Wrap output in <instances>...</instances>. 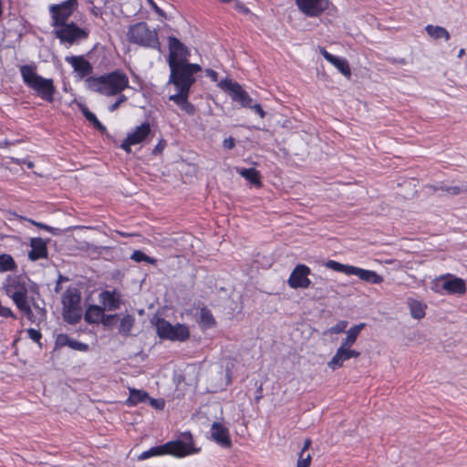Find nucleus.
Returning <instances> with one entry per match:
<instances>
[{
    "instance_id": "1",
    "label": "nucleus",
    "mask_w": 467,
    "mask_h": 467,
    "mask_svg": "<svg viewBox=\"0 0 467 467\" xmlns=\"http://www.w3.org/2000/svg\"><path fill=\"white\" fill-rule=\"evenodd\" d=\"M170 67L169 80L195 77L202 71L200 65L189 63L190 51L187 47L175 36L168 37Z\"/></svg>"
},
{
    "instance_id": "2",
    "label": "nucleus",
    "mask_w": 467,
    "mask_h": 467,
    "mask_svg": "<svg viewBox=\"0 0 467 467\" xmlns=\"http://www.w3.org/2000/svg\"><path fill=\"white\" fill-rule=\"evenodd\" d=\"M33 285L35 284L26 275H18L7 278L5 286L6 296L12 299L16 308L31 323L36 322V316L33 313L28 296Z\"/></svg>"
},
{
    "instance_id": "3",
    "label": "nucleus",
    "mask_w": 467,
    "mask_h": 467,
    "mask_svg": "<svg viewBox=\"0 0 467 467\" xmlns=\"http://www.w3.org/2000/svg\"><path fill=\"white\" fill-rule=\"evenodd\" d=\"M88 88L104 96H116L122 93L129 87V78L121 70L86 78Z\"/></svg>"
},
{
    "instance_id": "4",
    "label": "nucleus",
    "mask_w": 467,
    "mask_h": 467,
    "mask_svg": "<svg viewBox=\"0 0 467 467\" xmlns=\"http://www.w3.org/2000/svg\"><path fill=\"white\" fill-rule=\"evenodd\" d=\"M19 71L26 87L33 89L45 101L49 103L54 101L56 88L52 78H45L38 75L35 64L23 65L19 67Z\"/></svg>"
},
{
    "instance_id": "5",
    "label": "nucleus",
    "mask_w": 467,
    "mask_h": 467,
    "mask_svg": "<svg viewBox=\"0 0 467 467\" xmlns=\"http://www.w3.org/2000/svg\"><path fill=\"white\" fill-rule=\"evenodd\" d=\"M195 77L168 80L167 84H172L176 93L169 97V100L174 102L186 114L192 116L196 112L195 106L189 101L192 86L195 83Z\"/></svg>"
},
{
    "instance_id": "6",
    "label": "nucleus",
    "mask_w": 467,
    "mask_h": 467,
    "mask_svg": "<svg viewBox=\"0 0 467 467\" xmlns=\"http://www.w3.org/2000/svg\"><path fill=\"white\" fill-rule=\"evenodd\" d=\"M163 455L183 458L198 453L201 449L195 446L193 436L190 431L182 432L174 441L161 445Z\"/></svg>"
},
{
    "instance_id": "7",
    "label": "nucleus",
    "mask_w": 467,
    "mask_h": 467,
    "mask_svg": "<svg viewBox=\"0 0 467 467\" xmlns=\"http://www.w3.org/2000/svg\"><path fill=\"white\" fill-rule=\"evenodd\" d=\"M127 38L130 43L160 49L161 45L157 31L150 29L145 22H139L130 26L127 33Z\"/></svg>"
},
{
    "instance_id": "8",
    "label": "nucleus",
    "mask_w": 467,
    "mask_h": 467,
    "mask_svg": "<svg viewBox=\"0 0 467 467\" xmlns=\"http://www.w3.org/2000/svg\"><path fill=\"white\" fill-rule=\"evenodd\" d=\"M157 335L161 339L184 342L190 338V329L184 324L171 325L164 318H158L156 321Z\"/></svg>"
},
{
    "instance_id": "9",
    "label": "nucleus",
    "mask_w": 467,
    "mask_h": 467,
    "mask_svg": "<svg viewBox=\"0 0 467 467\" xmlns=\"http://www.w3.org/2000/svg\"><path fill=\"white\" fill-rule=\"evenodd\" d=\"M433 285L435 292L440 294L445 291L449 295H464L467 291L465 281L450 274L437 277Z\"/></svg>"
},
{
    "instance_id": "10",
    "label": "nucleus",
    "mask_w": 467,
    "mask_h": 467,
    "mask_svg": "<svg viewBox=\"0 0 467 467\" xmlns=\"http://www.w3.org/2000/svg\"><path fill=\"white\" fill-rule=\"evenodd\" d=\"M78 7V0H66L57 5H51L49 12L54 27L67 24V21Z\"/></svg>"
},
{
    "instance_id": "11",
    "label": "nucleus",
    "mask_w": 467,
    "mask_h": 467,
    "mask_svg": "<svg viewBox=\"0 0 467 467\" xmlns=\"http://www.w3.org/2000/svg\"><path fill=\"white\" fill-rule=\"evenodd\" d=\"M55 30L56 36L61 43H68L72 45L74 42L88 37L86 30L78 27L74 22L67 23L59 26Z\"/></svg>"
},
{
    "instance_id": "12",
    "label": "nucleus",
    "mask_w": 467,
    "mask_h": 467,
    "mask_svg": "<svg viewBox=\"0 0 467 467\" xmlns=\"http://www.w3.org/2000/svg\"><path fill=\"white\" fill-rule=\"evenodd\" d=\"M151 133V128L148 121H144L129 132L127 138L121 142L120 148L127 153L131 151V146L144 142Z\"/></svg>"
},
{
    "instance_id": "13",
    "label": "nucleus",
    "mask_w": 467,
    "mask_h": 467,
    "mask_svg": "<svg viewBox=\"0 0 467 467\" xmlns=\"http://www.w3.org/2000/svg\"><path fill=\"white\" fill-rule=\"evenodd\" d=\"M220 87L229 92L231 99L238 102L242 107H251L252 98L236 81L232 79H224L220 83Z\"/></svg>"
},
{
    "instance_id": "14",
    "label": "nucleus",
    "mask_w": 467,
    "mask_h": 467,
    "mask_svg": "<svg viewBox=\"0 0 467 467\" xmlns=\"http://www.w3.org/2000/svg\"><path fill=\"white\" fill-rule=\"evenodd\" d=\"M301 13L307 17H318L329 8L330 0H295Z\"/></svg>"
},
{
    "instance_id": "15",
    "label": "nucleus",
    "mask_w": 467,
    "mask_h": 467,
    "mask_svg": "<svg viewBox=\"0 0 467 467\" xmlns=\"http://www.w3.org/2000/svg\"><path fill=\"white\" fill-rule=\"evenodd\" d=\"M310 274L311 269L307 265H297L289 275L288 285L293 289L308 288L311 285V280L308 278Z\"/></svg>"
},
{
    "instance_id": "16",
    "label": "nucleus",
    "mask_w": 467,
    "mask_h": 467,
    "mask_svg": "<svg viewBox=\"0 0 467 467\" xmlns=\"http://www.w3.org/2000/svg\"><path fill=\"white\" fill-rule=\"evenodd\" d=\"M360 356V352L352 348H348L340 346L333 358L328 361L327 366L332 370H336L343 367L344 362L350 358H358Z\"/></svg>"
},
{
    "instance_id": "17",
    "label": "nucleus",
    "mask_w": 467,
    "mask_h": 467,
    "mask_svg": "<svg viewBox=\"0 0 467 467\" xmlns=\"http://www.w3.org/2000/svg\"><path fill=\"white\" fill-rule=\"evenodd\" d=\"M68 63L80 78H89L93 72V67L83 56L66 57Z\"/></svg>"
},
{
    "instance_id": "18",
    "label": "nucleus",
    "mask_w": 467,
    "mask_h": 467,
    "mask_svg": "<svg viewBox=\"0 0 467 467\" xmlns=\"http://www.w3.org/2000/svg\"><path fill=\"white\" fill-rule=\"evenodd\" d=\"M99 299L104 310L114 311L121 304L120 294L116 290H104L99 295Z\"/></svg>"
},
{
    "instance_id": "19",
    "label": "nucleus",
    "mask_w": 467,
    "mask_h": 467,
    "mask_svg": "<svg viewBox=\"0 0 467 467\" xmlns=\"http://www.w3.org/2000/svg\"><path fill=\"white\" fill-rule=\"evenodd\" d=\"M211 435L213 441L224 448L232 447L229 430L220 422H213L211 428Z\"/></svg>"
},
{
    "instance_id": "20",
    "label": "nucleus",
    "mask_w": 467,
    "mask_h": 467,
    "mask_svg": "<svg viewBox=\"0 0 467 467\" xmlns=\"http://www.w3.org/2000/svg\"><path fill=\"white\" fill-rule=\"evenodd\" d=\"M31 250L28 253V258L31 261L46 259L48 255L47 242L40 237L32 238L30 241Z\"/></svg>"
},
{
    "instance_id": "21",
    "label": "nucleus",
    "mask_w": 467,
    "mask_h": 467,
    "mask_svg": "<svg viewBox=\"0 0 467 467\" xmlns=\"http://www.w3.org/2000/svg\"><path fill=\"white\" fill-rule=\"evenodd\" d=\"M323 57L329 63H331L342 75L349 78L351 76V69L347 59L337 57L325 48L321 50Z\"/></svg>"
},
{
    "instance_id": "22",
    "label": "nucleus",
    "mask_w": 467,
    "mask_h": 467,
    "mask_svg": "<svg viewBox=\"0 0 467 467\" xmlns=\"http://www.w3.org/2000/svg\"><path fill=\"white\" fill-rule=\"evenodd\" d=\"M352 275H357L360 280L371 285H379L384 280L377 272L358 266H354Z\"/></svg>"
},
{
    "instance_id": "23",
    "label": "nucleus",
    "mask_w": 467,
    "mask_h": 467,
    "mask_svg": "<svg viewBox=\"0 0 467 467\" xmlns=\"http://www.w3.org/2000/svg\"><path fill=\"white\" fill-rule=\"evenodd\" d=\"M197 322L202 330L214 327L217 324L212 311L207 306L200 308V316Z\"/></svg>"
},
{
    "instance_id": "24",
    "label": "nucleus",
    "mask_w": 467,
    "mask_h": 467,
    "mask_svg": "<svg viewBox=\"0 0 467 467\" xmlns=\"http://www.w3.org/2000/svg\"><path fill=\"white\" fill-rule=\"evenodd\" d=\"M104 308L101 306L91 305L85 312V320L88 324H98L105 317Z\"/></svg>"
},
{
    "instance_id": "25",
    "label": "nucleus",
    "mask_w": 467,
    "mask_h": 467,
    "mask_svg": "<svg viewBox=\"0 0 467 467\" xmlns=\"http://www.w3.org/2000/svg\"><path fill=\"white\" fill-rule=\"evenodd\" d=\"M366 327L365 323H359L358 325H355L351 327L347 331V337L342 341L341 345L344 348H351V347L355 344L357 341V338L358 335L360 334L361 330Z\"/></svg>"
},
{
    "instance_id": "26",
    "label": "nucleus",
    "mask_w": 467,
    "mask_h": 467,
    "mask_svg": "<svg viewBox=\"0 0 467 467\" xmlns=\"http://www.w3.org/2000/svg\"><path fill=\"white\" fill-rule=\"evenodd\" d=\"M237 172L257 188L262 186L260 172L254 168H241Z\"/></svg>"
},
{
    "instance_id": "27",
    "label": "nucleus",
    "mask_w": 467,
    "mask_h": 467,
    "mask_svg": "<svg viewBox=\"0 0 467 467\" xmlns=\"http://www.w3.org/2000/svg\"><path fill=\"white\" fill-rule=\"evenodd\" d=\"M80 294L76 289H67L62 298L63 307L80 306Z\"/></svg>"
},
{
    "instance_id": "28",
    "label": "nucleus",
    "mask_w": 467,
    "mask_h": 467,
    "mask_svg": "<svg viewBox=\"0 0 467 467\" xmlns=\"http://www.w3.org/2000/svg\"><path fill=\"white\" fill-rule=\"evenodd\" d=\"M82 317V309L80 306L63 307V318L68 324H77Z\"/></svg>"
},
{
    "instance_id": "29",
    "label": "nucleus",
    "mask_w": 467,
    "mask_h": 467,
    "mask_svg": "<svg viewBox=\"0 0 467 467\" xmlns=\"http://www.w3.org/2000/svg\"><path fill=\"white\" fill-rule=\"evenodd\" d=\"M149 399V394L140 389H130V396L126 400L128 406H136L140 402H145Z\"/></svg>"
},
{
    "instance_id": "30",
    "label": "nucleus",
    "mask_w": 467,
    "mask_h": 467,
    "mask_svg": "<svg viewBox=\"0 0 467 467\" xmlns=\"http://www.w3.org/2000/svg\"><path fill=\"white\" fill-rule=\"evenodd\" d=\"M425 30L427 34L433 39L444 38L446 41H448L451 37L447 29L442 26L428 25L425 27Z\"/></svg>"
},
{
    "instance_id": "31",
    "label": "nucleus",
    "mask_w": 467,
    "mask_h": 467,
    "mask_svg": "<svg viewBox=\"0 0 467 467\" xmlns=\"http://www.w3.org/2000/svg\"><path fill=\"white\" fill-rule=\"evenodd\" d=\"M326 267L334 270L336 272L343 273L347 275H352L354 265H344L335 260H328L326 263Z\"/></svg>"
},
{
    "instance_id": "32",
    "label": "nucleus",
    "mask_w": 467,
    "mask_h": 467,
    "mask_svg": "<svg viewBox=\"0 0 467 467\" xmlns=\"http://www.w3.org/2000/svg\"><path fill=\"white\" fill-rule=\"evenodd\" d=\"M134 323L135 318L131 315H126L120 320L119 326V333L123 337L129 336L131 331V328L134 326Z\"/></svg>"
},
{
    "instance_id": "33",
    "label": "nucleus",
    "mask_w": 467,
    "mask_h": 467,
    "mask_svg": "<svg viewBox=\"0 0 467 467\" xmlns=\"http://www.w3.org/2000/svg\"><path fill=\"white\" fill-rule=\"evenodd\" d=\"M16 269V264L10 254H0V272L15 271Z\"/></svg>"
},
{
    "instance_id": "34",
    "label": "nucleus",
    "mask_w": 467,
    "mask_h": 467,
    "mask_svg": "<svg viewBox=\"0 0 467 467\" xmlns=\"http://www.w3.org/2000/svg\"><path fill=\"white\" fill-rule=\"evenodd\" d=\"M426 305L420 301L413 300L410 303V310L411 316L416 319H420L425 316Z\"/></svg>"
},
{
    "instance_id": "35",
    "label": "nucleus",
    "mask_w": 467,
    "mask_h": 467,
    "mask_svg": "<svg viewBox=\"0 0 467 467\" xmlns=\"http://www.w3.org/2000/svg\"><path fill=\"white\" fill-rule=\"evenodd\" d=\"M130 259L136 263L146 262L150 265H155L157 263V260L155 258L148 256L140 250H135L131 254Z\"/></svg>"
},
{
    "instance_id": "36",
    "label": "nucleus",
    "mask_w": 467,
    "mask_h": 467,
    "mask_svg": "<svg viewBox=\"0 0 467 467\" xmlns=\"http://www.w3.org/2000/svg\"><path fill=\"white\" fill-rule=\"evenodd\" d=\"M83 114L85 116V118L90 122L93 124V126L98 130H100V131H103L106 130V127L99 120V119L97 118V116L89 111L88 109H85L83 110Z\"/></svg>"
},
{
    "instance_id": "37",
    "label": "nucleus",
    "mask_w": 467,
    "mask_h": 467,
    "mask_svg": "<svg viewBox=\"0 0 467 467\" xmlns=\"http://www.w3.org/2000/svg\"><path fill=\"white\" fill-rule=\"evenodd\" d=\"M163 455L162 449L161 448V445L151 447L150 449L143 451L138 458L139 460H146L152 456H160Z\"/></svg>"
},
{
    "instance_id": "38",
    "label": "nucleus",
    "mask_w": 467,
    "mask_h": 467,
    "mask_svg": "<svg viewBox=\"0 0 467 467\" xmlns=\"http://www.w3.org/2000/svg\"><path fill=\"white\" fill-rule=\"evenodd\" d=\"M348 322L347 320H340L335 326L329 328L330 334H339L346 331Z\"/></svg>"
},
{
    "instance_id": "39",
    "label": "nucleus",
    "mask_w": 467,
    "mask_h": 467,
    "mask_svg": "<svg viewBox=\"0 0 467 467\" xmlns=\"http://www.w3.org/2000/svg\"><path fill=\"white\" fill-rule=\"evenodd\" d=\"M71 338L67 334H59L56 339V345L58 348L69 347Z\"/></svg>"
},
{
    "instance_id": "40",
    "label": "nucleus",
    "mask_w": 467,
    "mask_h": 467,
    "mask_svg": "<svg viewBox=\"0 0 467 467\" xmlns=\"http://www.w3.org/2000/svg\"><path fill=\"white\" fill-rule=\"evenodd\" d=\"M26 333H27V336L28 337L33 340L34 342L36 343H38L39 345L40 344V340L42 338V334L39 330L37 329H35V328H28L26 330Z\"/></svg>"
},
{
    "instance_id": "41",
    "label": "nucleus",
    "mask_w": 467,
    "mask_h": 467,
    "mask_svg": "<svg viewBox=\"0 0 467 467\" xmlns=\"http://www.w3.org/2000/svg\"><path fill=\"white\" fill-rule=\"evenodd\" d=\"M310 462H311L310 454L306 453V455H305V453L300 452L296 467H308L310 465Z\"/></svg>"
},
{
    "instance_id": "42",
    "label": "nucleus",
    "mask_w": 467,
    "mask_h": 467,
    "mask_svg": "<svg viewBox=\"0 0 467 467\" xmlns=\"http://www.w3.org/2000/svg\"><path fill=\"white\" fill-rule=\"evenodd\" d=\"M69 348L75 350L87 352L89 349V347L86 343L78 342L74 339H71Z\"/></svg>"
},
{
    "instance_id": "43",
    "label": "nucleus",
    "mask_w": 467,
    "mask_h": 467,
    "mask_svg": "<svg viewBox=\"0 0 467 467\" xmlns=\"http://www.w3.org/2000/svg\"><path fill=\"white\" fill-rule=\"evenodd\" d=\"M446 192L450 195H458L462 192H467V187L449 186L448 189H446Z\"/></svg>"
},
{
    "instance_id": "44",
    "label": "nucleus",
    "mask_w": 467,
    "mask_h": 467,
    "mask_svg": "<svg viewBox=\"0 0 467 467\" xmlns=\"http://www.w3.org/2000/svg\"><path fill=\"white\" fill-rule=\"evenodd\" d=\"M149 5L154 10V12L162 18H166V13L158 6L153 0H146Z\"/></svg>"
},
{
    "instance_id": "45",
    "label": "nucleus",
    "mask_w": 467,
    "mask_h": 467,
    "mask_svg": "<svg viewBox=\"0 0 467 467\" xmlns=\"http://www.w3.org/2000/svg\"><path fill=\"white\" fill-rule=\"evenodd\" d=\"M148 400L150 406L157 410H162L164 408L165 403L162 399H152L149 397Z\"/></svg>"
},
{
    "instance_id": "46",
    "label": "nucleus",
    "mask_w": 467,
    "mask_h": 467,
    "mask_svg": "<svg viewBox=\"0 0 467 467\" xmlns=\"http://www.w3.org/2000/svg\"><path fill=\"white\" fill-rule=\"evenodd\" d=\"M27 221H28L30 223H32V224L36 225V227H38V228H40V229H44V230H46V231H47V232H48V233H53V228H52L51 226H49V225H47V224H45V223H43L36 222V221H34V220H32V219H27Z\"/></svg>"
},
{
    "instance_id": "47",
    "label": "nucleus",
    "mask_w": 467,
    "mask_h": 467,
    "mask_svg": "<svg viewBox=\"0 0 467 467\" xmlns=\"http://www.w3.org/2000/svg\"><path fill=\"white\" fill-rule=\"evenodd\" d=\"M165 147H166V140L161 139L158 142V144L155 146V148L153 149L152 153L153 154L161 153V152H162V150H164Z\"/></svg>"
},
{
    "instance_id": "48",
    "label": "nucleus",
    "mask_w": 467,
    "mask_h": 467,
    "mask_svg": "<svg viewBox=\"0 0 467 467\" xmlns=\"http://www.w3.org/2000/svg\"><path fill=\"white\" fill-rule=\"evenodd\" d=\"M249 108L254 109V112H256L260 116V118L264 119L265 117L266 113L260 104H254V105L251 104V107H249Z\"/></svg>"
},
{
    "instance_id": "49",
    "label": "nucleus",
    "mask_w": 467,
    "mask_h": 467,
    "mask_svg": "<svg viewBox=\"0 0 467 467\" xmlns=\"http://www.w3.org/2000/svg\"><path fill=\"white\" fill-rule=\"evenodd\" d=\"M223 145L225 149L231 150L234 147L235 142L234 138L229 137L223 140Z\"/></svg>"
},
{
    "instance_id": "50",
    "label": "nucleus",
    "mask_w": 467,
    "mask_h": 467,
    "mask_svg": "<svg viewBox=\"0 0 467 467\" xmlns=\"http://www.w3.org/2000/svg\"><path fill=\"white\" fill-rule=\"evenodd\" d=\"M117 317V315H108L105 316L104 319L101 321L105 326H108L110 324L111 320L114 319Z\"/></svg>"
},
{
    "instance_id": "51",
    "label": "nucleus",
    "mask_w": 467,
    "mask_h": 467,
    "mask_svg": "<svg viewBox=\"0 0 467 467\" xmlns=\"http://www.w3.org/2000/svg\"><path fill=\"white\" fill-rule=\"evenodd\" d=\"M311 442H312V441H311V440H310L309 438H308V439H306V440L305 441V442H304V446H303V448H302V450H301V452L305 453V452L309 449V447H310V445H311Z\"/></svg>"
},
{
    "instance_id": "52",
    "label": "nucleus",
    "mask_w": 467,
    "mask_h": 467,
    "mask_svg": "<svg viewBox=\"0 0 467 467\" xmlns=\"http://www.w3.org/2000/svg\"><path fill=\"white\" fill-rule=\"evenodd\" d=\"M119 105H120V101L116 100L114 103H112L109 107V111L113 112V111L117 110L119 109Z\"/></svg>"
},
{
    "instance_id": "53",
    "label": "nucleus",
    "mask_w": 467,
    "mask_h": 467,
    "mask_svg": "<svg viewBox=\"0 0 467 467\" xmlns=\"http://www.w3.org/2000/svg\"><path fill=\"white\" fill-rule=\"evenodd\" d=\"M449 186L445 185V184H441L440 186H433V191H442V192H446V189H448Z\"/></svg>"
},
{
    "instance_id": "54",
    "label": "nucleus",
    "mask_w": 467,
    "mask_h": 467,
    "mask_svg": "<svg viewBox=\"0 0 467 467\" xmlns=\"http://www.w3.org/2000/svg\"><path fill=\"white\" fill-rule=\"evenodd\" d=\"M119 97L118 98V99H117V100H118V101H120V104H121V103H123V102H125V101L127 100V97H126L125 95H123V94H121V93H120V94H119Z\"/></svg>"
},
{
    "instance_id": "55",
    "label": "nucleus",
    "mask_w": 467,
    "mask_h": 467,
    "mask_svg": "<svg viewBox=\"0 0 467 467\" xmlns=\"http://www.w3.org/2000/svg\"><path fill=\"white\" fill-rule=\"evenodd\" d=\"M208 74L214 79L216 80V78H217V73L214 71V70H209L208 71Z\"/></svg>"
},
{
    "instance_id": "56",
    "label": "nucleus",
    "mask_w": 467,
    "mask_h": 467,
    "mask_svg": "<svg viewBox=\"0 0 467 467\" xmlns=\"http://www.w3.org/2000/svg\"><path fill=\"white\" fill-rule=\"evenodd\" d=\"M262 387H260L258 389H257V396L255 397L256 400H259L262 397Z\"/></svg>"
},
{
    "instance_id": "57",
    "label": "nucleus",
    "mask_w": 467,
    "mask_h": 467,
    "mask_svg": "<svg viewBox=\"0 0 467 467\" xmlns=\"http://www.w3.org/2000/svg\"><path fill=\"white\" fill-rule=\"evenodd\" d=\"M119 234L121 236H124V237L129 236V234H125V233H120V232H119Z\"/></svg>"
},
{
    "instance_id": "58",
    "label": "nucleus",
    "mask_w": 467,
    "mask_h": 467,
    "mask_svg": "<svg viewBox=\"0 0 467 467\" xmlns=\"http://www.w3.org/2000/svg\"><path fill=\"white\" fill-rule=\"evenodd\" d=\"M463 53H464V49H461L459 52V57H462Z\"/></svg>"
}]
</instances>
